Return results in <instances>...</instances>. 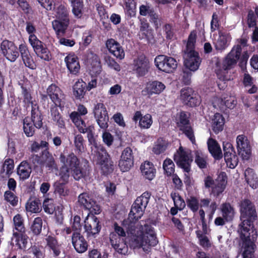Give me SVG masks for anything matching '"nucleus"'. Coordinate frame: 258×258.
<instances>
[{"mask_svg":"<svg viewBox=\"0 0 258 258\" xmlns=\"http://www.w3.org/2000/svg\"><path fill=\"white\" fill-rule=\"evenodd\" d=\"M26 210L32 213H38L41 210L40 200L35 198H30L26 204Z\"/></svg>","mask_w":258,"mask_h":258,"instance_id":"obj_40","label":"nucleus"},{"mask_svg":"<svg viewBox=\"0 0 258 258\" xmlns=\"http://www.w3.org/2000/svg\"><path fill=\"white\" fill-rule=\"evenodd\" d=\"M110 242L111 246L119 254H126L128 251V246L126 237H122L116 233H110Z\"/></svg>","mask_w":258,"mask_h":258,"instance_id":"obj_15","label":"nucleus"},{"mask_svg":"<svg viewBox=\"0 0 258 258\" xmlns=\"http://www.w3.org/2000/svg\"><path fill=\"white\" fill-rule=\"evenodd\" d=\"M231 49L227 56L222 60L219 59L215 63V72L218 78L222 81L229 80L228 73L237 61L240 58L242 49Z\"/></svg>","mask_w":258,"mask_h":258,"instance_id":"obj_5","label":"nucleus"},{"mask_svg":"<svg viewBox=\"0 0 258 258\" xmlns=\"http://www.w3.org/2000/svg\"><path fill=\"white\" fill-rule=\"evenodd\" d=\"M240 212L242 222L239 224L237 230L239 237L257 238V231L253 225V221L257 218L254 205L249 200L244 199L241 202Z\"/></svg>","mask_w":258,"mask_h":258,"instance_id":"obj_2","label":"nucleus"},{"mask_svg":"<svg viewBox=\"0 0 258 258\" xmlns=\"http://www.w3.org/2000/svg\"><path fill=\"white\" fill-rule=\"evenodd\" d=\"M26 29L27 32L30 34L29 40L32 47L33 48H41L42 47V42L32 34L35 30L33 25L30 23H27Z\"/></svg>","mask_w":258,"mask_h":258,"instance_id":"obj_37","label":"nucleus"},{"mask_svg":"<svg viewBox=\"0 0 258 258\" xmlns=\"http://www.w3.org/2000/svg\"><path fill=\"white\" fill-rule=\"evenodd\" d=\"M46 247L52 252L54 256H58L60 253V244L54 235H48L45 238Z\"/></svg>","mask_w":258,"mask_h":258,"instance_id":"obj_28","label":"nucleus"},{"mask_svg":"<svg viewBox=\"0 0 258 258\" xmlns=\"http://www.w3.org/2000/svg\"><path fill=\"white\" fill-rule=\"evenodd\" d=\"M55 16L56 20H69L68 16V11L67 9L63 6H59L56 12Z\"/></svg>","mask_w":258,"mask_h":258,"instance_id":"obj_57","label":"nucleus"},{"mask_svg":"<svg viewBox=\"0 0 258 258\" xmlns=\"http://www.w3.org/2000/svg\"><path fill=\"white\" fill-rule=\"evenodd\" d=\"M173 160L178 167L181 168L185 173L191 170V163L192 161L186 151L182 147H180L176 153L174 154Z\"/></svg>","mask_w":258,"mask_h":258,"instance_id":"obj_12","label":"nucleus"},{"mask_svg":"<svg viewBox=\"0 0 258 258\" xmlns=\"http://www.w3.org/2000/svg\"><path fill=\"white\" fill-rule=\"evenodd\" d=\"M73 95L76 99L81 100L83 99L87 92V84L82 79L78 80L74 84L73 87Z\"/></svg>","mask_w":258,"mask_h":258,"instance_id":"obj_31","label":"nucleus"},{"mask_svg":"<svg viewBox=\"0 0 258 258\" xmlns=\"http://www.w3.org/2000/svg\"><path fill=\"white\" fill-rule=\"evenodd\" d=\"M2 52L7 59L14 62L19 56V49H2Z\"/></svg>","mask_w":258,"mask_h":258,"instance_id":"obj_54","label":"nucleus"},{"mask_svg":"<svg viewBox=\"0 0 258 258\" xmlns=\"http://www.w3.org/2000/svg\"><path fill=\"white\" fill-rule=\"evenodd\" d=\"M13 232H22L27 231V229L25 226L24 219L22 216L20 214H17L13 218Z\"/></svg>","mask_w":258,"mask_h":258,"instance_id":"obj_42","label":"nucleus"},{"mask_svg":"<svg viewBox=\"0 0 258 258\" xmlns=\"http://www.w3.org/2000/svg\"><path fill=\"white\" fill-rule=\"evenodd\" d=\"M94 156L96 158V164L99 165L101 173L108 175L114 170V164L111 158L105 147L101 144L94 147Z\"/></svg>","mask_w":258,"mask_h":258,"instance_id":"obj_6","label":"nucleus"},{"mask_svg":"<svg viewBox=\"0 0 258 258\" xmlns=\"http://www.w3.org/2000/svg\"><path fill=\"white\" fill-rule=\"evenodd\" d=\"M74 143L75 151L78 155L81 154L85 150V141L81 134H78L74 137Z\"/></svg>","mask_w":258,"mask_h":258,"instance_id":"obj_45","label":"nucleus"},{"mask_svg":"<svg viewBox=\"0 0 258 258\" xmlns=\"http://www.w3.org/2000/svg\"><path fill=\"white\" fill-rule=\"evenodd\" d=\"M190 119V113L184 111H180L177 114L176 125L179 131L181 132L192 144H195L196 142V138Z\"/></svg>","mask_w":258,"mask_h":258,"instance_id":"obj_7","label":"nucleus"},{"mask_svg":"<svg viewBox=\"0 0 258 258\" xmlns=\"http://www.w3.org/2000/svg\"><path fill=\"white\" fill-rule=\"evenodd\" d=\"M4 199L13 207L18 205V197L10 190H7L5 192Z\"/></svg>","mask_w":258,"mask_h":258,"instance_id":"obj_59","label":"nucleus"},{"mask_svg":"<svg viewBox=\"0 0 258 258\" xmlns=\"http://www.w3.org/2000/svg\"><path fill=\"white\" fill-rule=\"evenodd\" d=\"M26 232H20L14 231L13 233L12 241L17 249L20 250L26 249L29 238Z\"/></svg>","mask_w":258,"mask_h":258,"instance_id":"obj_24","label":"nucleus"},{"mask_svg":"<svg viewBox=\"0 0 258 258\" xmlns=\"http://www.w3.org/2000/svg\"><path fill=\"white\" fill-rule=\"evenodd\" d=\"M42 219L40 217H37L34 219L30 229L34 235H38L40 234L42 231Z\"/></svg>","mask_w":258,"mask_h":258,"instance_id":"obj_52","label":"nucleus"},{"mask_svg":"<svg viewBox=\"0 0 258 258\" xmlns=\"http://www.w3.org/2000/svg\"><path fill=\"white\" fill-rule=\"evenodd\" d=\"M134 157L132 149L130 147H126L122 151L120 159L119 161L118 166L122 172L128 171L133 166Z\"/></svg>","mask_w":258,"mask_h":258,"instance_id":"obj_14","label":"nucleus"},{"mask_svg":"<svg viewBox=\"0 0 258 258\" xmlns=\"http://www.w3.org/2000/svg\"><path fill=\"white\" fill-rule=\"evenodd\" d=\"M37 55L45 60L51 59V54L49 49H33Z\"/></svg>","mask_w":258,"mask_h":258,"instance_id":"obj_63","label":"nucleus"},{"mask_svg":"<svg viewBox=\"0 0 258 258\" xmlns=\"http://www.w3.org/2000/svg\"><path fill=\"white\" fill-rule=\"evenodd\" d=\"M34 124L30 120L28 117H25L23 120V130L27 137H31L35 133L36 129Z\"/></svg>","mask_w":258,"mask_h":258,"instance_id":"obj_43","label":"nucleus"},{"mask_svg":"<svg viewBox=\"0 0 258 258\" xmlns=\"http://www.w3.org/2000/svg\"><path fill=\"white\" fill-rule=\"evenodd\" d=\"M153 123L152 116L150 114H147L141 118L139 126L143 129H147L150 127Z\"/></svg>","mask_w":258,"mask_h":258,"instance_id":"obj_58","label":"nucleus"},{"mask_svg":"<svg viewBox=\"0 0 258 258\" xmlns=\"http://www.w3.org/2000/svg\"><path fill=\"white\" fill-rule=\"evenodd\" d=\"M171 197L173 201L174 206L178 208L179 211H182L186 204L184 200L178 194L171 193Z\"/></svg>","mask_w":258,"mask_h":258,"instance_id":"obj_53","label":"nucleus"},{"mask_svg":"<svg viewBox=\"0 0 258 258\" xmlns=\"http://www.w3.org/2000/svg\"><path fill=\"white\" fill-rule=\"evenodd\" d=\"M222 216L226 221H231L233 217V208L229 203H224L222 205Z\"/></svg>","mask_w":258,"mask_h":258,"instance_id":"obj_48","label":"nucleus"},{"mask_svg":"<svg viewBox=\"0 0 258 258\" xmlns=\"http://www.w3.org/2000/svg\"><path fill=\"white\" fill-rule=\"evenodd\" d=\"M14 168V162L13 159L8 158L5 160L3 167L0 170V173L3 174L6 170V174L8 177H10L12 173Z\"/></svg>","mask_w":258,"mask_h":258,"instance_id":"obj_49","label":"nucleus"},{"mask_svg":"<svg viewBox=\"0 0 258 258\" xmlns=\"http://www.w3.org/2000/svg\"><path fill=\"white\" fill-rule=\"evenodd\" d=\"M207 158L206 156L197 152L195 155V163L200 169H206L208 166Z\"/></svg>","mask_w":258,"mask_h":258,"instance_id":"obj_55","label":"nucleus"},{"mask_svg":"<svg viewBox=\"0 0 258 258\" xmlns=\"http://www.w3.org/2000/svg\"><path fill=\"white\" fill-rule=\"evenodd\" d=\"M70 119L75 124L78 130L82 126H86L84 120L82 118L81 115L77 111H73L70 115Z\"/></svg>","mask_w":258,"mask_h":258,"instance_id":"obj_51","label":"nucleus"},{"mask_svg":"<svg viewBox=\"0 0 258 258\" xmlns=\"http://www.w3.org/2000/svg\"><path fill=\"white\" fill-rule=\"evenodd\" d=\"M19 50L25 66L32 70L35 69L36 68V64L29 52V49Z\"/></svg>","mask_w":258,"mask_h":258,"instance_id":"obj_44","label":"nucleus"},{"mask_svg":"<svg viewBox=\"0 0 258 258\" xmlns=\"http://www.w3.org/2000/svg\"><path fill=\"white\" fill-rule=\"evenodd\" d=\"M208 149L215 160H220L223 157L222 152L218 142L212 138L207 141Z\"/></svg>","mask_w":258,"mask_h":258,"instance_id":"obj_25","label":"nucleus"},{"mask_svg":"<svg viewBox=\"0 0 258 258\" xmlns=\"http://www.w3.org/2000/svg\"><path fill=\"white\" fill-rule=\"evenodd\" d=\"M67 67L70 72L77 75L80 70V66L78 58L75 56H67L65 58Z\"/></svg>","mask_w":258,"mask_h":258,"instance_id":"obj_33","label":"nucleus"},{"mask_svg":"<svg viewBox=\"0 0 258 258\" xmlns=\"http://www.w3.org/2000/svg\"><path fill=\"white\" fill-rule=\"evenodd\" d=\"M140 170L143 177L149 180L154 178L156 169L153 163L149 161H145L140 166Z\"/></svg>","mask_w":258,"mask_h":258,"instance_id":"obj_26","label":"nucleus"},{"mask_svg":"<svg viewBox=\"0 0 258 258\" xmlns=\"http://www.w3.org/2000/svg\"><path fill=\"white\" fill-rule=\"evenodd\" d=\"M84 60L91 66L92 71L99 74L101 72V66L100 59L97 55L90 52L85 57Z\"/></svg>","mask_w":258,"mask_h":258,"instance_id":"obj_30","label":"nucleus"},{"mask_svg":"<svg viewBox=\"0 0 258 258\" xmlns=\"http://www.w3.org/2000/svg\"><path fill=\"white\" fill-rule=\"evenodd\" d=\"M42 158H43L44 165L49 169H57V164L52 154L47 150L42 151Z\"/></svg>","mask_w":258,"mask_h":258,"instance_id":"obj_34","label":"nucleus"},{"mask_svg":"<svg viewBox=\"0 0 258 258\" xmlns=\"http://www.w3.org/2000/svg\"><path fill=\"white\" fill-rule=\"evenodd\" d=\"M85 222L84 228L87 236L96 237L102 228L101 222L98 218L93 216L89 220H87Z\"/></svg>","mask_w":258,"mask_h":258,"instance_id":"obj_19","label":"nucleus"},{"mask_svg":"<svg viewBox=\"0 0 258 258\" xmlns=\"http://www.w3.org/2000/svg\"><path fill=\"white\" fill-rule=\"evenodd\" d=\"M210 198H202L200 200L196 196H191L186 199L187 208L194 213L198 211L199 208H208L211 202Z\"/></svg>","mask_w":258,"mask_h":258,"instance_id":"obj_16","label":"nucleus"},{"mask_svg":"<svg viewBox=\"0 0 258 258\" xmlns=\"http://www.w3.org/2000/svg\"><path fill=\"white\" fill-rule=\"evenodd\" d=\"M242 242V247L244 249L242 253L243 258H254V252L255 245V241L257 238L253 239L252 237H240Z\"/></svg>","mask_w":258,"mask_h":258,"instance_id":"obj_23","label":"nucleus"},{"mask_svg":"<svg viewBox=\"0 0 258 258\" xmlns=\"http://www.w3.org/2000/svg\"><path fill=\"white\" fill-rule=\"evenodd\" d=\"M154 61L158 70L166 73H173L177 67L175 59L165 55L157 56Z\"/></svg>","mask_w":258,"mask_h":258,"instance_id":"obj_10","label":"nucleus"},{"mask_svg":"<svg viewBox=\"0 0 258 258\" xmlns=\"http://www.w3.org/2000/svg\"><path fill=\"white\" fill-rule=\"evenodd\" d=\"M165 88L163 83L158 81L147 82L145 88L142 91L143 96L150 98L153 95L160 94Z\"/></svg>","mask_w":258,"mask_h":258,"instance_id":"obj_18","label":"nucleus"},{"mask_svg":"<svg viewBox=\"0 0 258 258\" xmlns=\"http://www.w3.org/2000/svg\"><path fill=\"white\" fill-rule=\"evenodd\" d=\"M64 102L53 103L51 105L50 107V112L52 119L57 118L58 116L61 115L59 112L58 108L59 107L60 109H62L64 107Z\"/></svg>","mask_w":258,"mask_h":258,"instance_id":"obj_60","label":"nucleus"},{"mask_svg":"<svg viewBox=\"0 0 258 258\" xmlns=\"http://www.w3.org/2000/svg\"><path fill=\"white\" fill-rule=\"evenodd\" d=\"M32 172L30 164L27 161H23L17 168V173L21 179L25 180L28 179Z\"/></svg>","mask_w":258,"mask_h":258,"instance_id":"obj_32","label":"nucleus"},{"mask_svg":"<svg viewBox=\"0 0 258 258\" xmlns=\"http://www.w3.org/2000/svg\"><path fill=\"white\" fill-rule=\"evenodd\" d=\"M133 65V71L138 77L145 76L148 73L150 68L149 60L144 54L138 56L134 60Z\"/></svg>","mask_w":258,"mask_h":258,"instance_id":"obj_13","label":"nucleus"},{"mask_svg":"<svg viewBox=\"0 0 258 258\" xmlns=\"http://www.w3.org/2000/svg\"><path fill=\"white\" fill-rule=\"evenodd\" d=\"M93 113L99 127L103 130L108 127L109 116L105 105L101 102L94 104Z\"/></svg>","mask_w":258,"mask_h":258,"instance_id":"obj_9","label":"nucleus"},{"mask_svg":"<svg viewBox=\"0 0 258 258\" xmlns=\"http://www.w3.org/2000/svg\"><path fill=\"white\" fill-rule=\"evenodd\" d=\"M69 24V20L63 21L55 20L52 22V27L58 36H62L64 34Z\"/></svg>","mask_w":258,"mask_h":258,"instance_id":"obj_36","label":"nucleus"},{"mask_svg":"<svg viewBox=\"0 0 258 258\" xmlns=\"http://www.w3.org/2000/svg\"><path fill=\"white\" fill-rule=\"evenodd\" d=\"M237 151L243 159L247 160L251 155V149L247 137L244 135H238L236 138Z\"/></svg>","mask_w":258,"mask_h":258,"instance_id":"obj_17","label":"nucleus"},{"mask_svg":"<svg viewBox=\"0 0 258 258\" xmlns=\"http://www.w3.org/2000/svg\"><path fill=\"white\" fill-rule=\"evenodd\" d=\"M44 211L48 214H52L56 209L54 201L53 199L46 198L43 203Z\"/></svg>","mask_w":258,"mask_h":258,"instance_id":"obj_50","label":"nucleus"},{"mask_svg":"<svg viewBox=\"0 0 258 258\" xmlns=\"http://www.w3.org/2000/svg\"><path fill=\"white\" fill-rule=\"evenodd\" d=\"M72 242L75 250L78 253H84L88 249V243L84 236L79 232H75L73 233Z\"/></svg>","mask_w":258,"mask_h":258,"instance_id":"obj_20","label":"nucleus"},{"mask_svg":"<svg viewBox=\"0 0 258 258\" xmlns=\"http://www.w3.org/2000/svg\"><path fill=\"white\" fill-rule=\"evenodd\" d=\"M77 203L79 207L89 213L98 215L101 212V207L93 199V196L89 192H83L78 197Z\"/></svg>","mask_w":258,"mask_h":258,"instance_id":"obj_8","label":"nucleus"},{"mask_svg":"<svg viewBox=\"0 0 258 258\" xmlns=\"http://www.w3.org/2000/svg\"><path fill=\"white\" fill-rule=\"evenodd\" d=\"M166 148L167 146L163 143L159 142L158 140L157 143L154 146L152 151L156 155H160L164 153Z\"/></svg>","mask_w":258,"mask_h":258,"instance_id":"obj_64","label":"nucleus"},{"mask_svg":"<svg viewBox=\"0 0 258 258\" xmlns=\"http://www.w3.org/2000/svg\"><path fill=\"white\" fill-rule=\"evenodd\" d=\"M49 98L53 103H64V94L62 90L54 83L49 85L46 89Z\"/></svg>","mask_w":258,"mask_h":258,"instance_id":"obj_21","label":"nucleus"},{"mask_svg":"<svg viewBox=\"0 0 258 258\" xmlns=\"http://www.w3.org/2000/svg\"><path fill=\"white\" fill-rule=\"evenodd\" d=\"M162 166L164 173L167 176H171V175L175 174V165L171 159L166 158L163 161Z\"/></svg>","mask_w":258,"mask_h":258,"instance_id":"obj_46","label":"nucleus"},{"mask_svg":"<svg viewBox=\"0 0 258 258\" xmlns=\"http://www.w3.org/2000/svg\"><path fill=\"white\" fill-rule=\"evenodd\" d=\"M130 239L129 244L131 248H139L143 246H155L158 243V240L151 225L145 224L143 231L134 235Z\"/></svg>","mask_w":258,"mask_h":258,"instance_id":"obj_4","label":"nucleus"},{"mask_svg":"<svg viewBox=\"0 0 258 258\" xmlns=\"http://www.w3.org/2000/svg\"><path fill=\"white\" fill-rule=\"evenodd\" d=\"M94 126L93 125H89L88 127L82 126L81 128H79V131L81 133L87 134V138L89 143L95 147L100 144L98 143L97 140L94 137Z\"/></svg>","mask_w":258,"mask_h":258,"instance_id":"obj_39","label":"nucleus"},{"mask_svg":"<svg viewBox=\"0 0 258 258\" xmlns=\"http://www.w3.org/2000/svg\"><path fill=\"white\" fill-rule=\"evenodd\" d=\"M215 102L221 109H233L236 103V100L233 97L227 95H222L221 97H216Z\"/></svg>","mask_w":258,"mask_h":258,"instance_id":"obj_29","label":"nucleus"},{"mask_svg":"<svg viewBox=\"0 0 258 258\" xmlns=\"http://www.w3.org/2000/svg\"><path fill=\"white\" fill-rule=\"evenodd\" d=\"M68 182H61L60 181H56L54 183L53 187L54 192L59 195L60 197H66L68 195V190L66 188V183Z\"/></svg>","mask_w":258,"mask_h":258,"instance_id":"obj_47","label":"nucleus"},{"mask_svg":"<svg viewBox=\"0 0 258 258\" xmlns=\"http://www.w3.org/2000/svg\"><path fill=\"white\" fill-rule=\"evenodd\" d=\"M194 94H197L192 88L190 87H185L181 90V98L182 102L190 100L194 97Z\"/></svg>","mask_w":258,"mask_h":258,"instance_id":"obj_61","label":"nucleus"},{"mask_svg":"<svg viewBox=\"0 0 258 258\" xmlns=\"http://www.w3.org/2000/svg\"><path fill=\"white\" fill-rule=\"evenodd\" d=\"M216 183L211 189V194L218 198L224 191L227 183V176L225 172H221L216 179Z\"/></svg>","mask_w":258,"mask_h":258,"instance_id":"obj_22","label":"nucleus"},{"mask_svg":"<svg viewBox=\"0 0 258 258\" xmlns=\"http://www.w3.org/2000/svg\"><path fill=\"white\" fill-rule=\"evenodd\" d=\"M151 193L148 191L143 192L138 197L133 203L127 218L122 222V226L128 234H133L136 231V223L143 215Z\"/></svg>","mask_w":258,"mask_h":258,"instance_id":"obj_3","label":"nucleus"},{"mask_svg":"<svg viewBox=\"0 0 258 258\" xmlns=\"http://www.w3.org/2000/svg\"><path fill=\"white\" fill-rule=\"evenodd\" d=\"M245 178L246 182L253 189L258 187V178L253 169L248 168L244 172Z\"/></svg>","mask_w":258,"mask_h":258,"instance_id":"obj_35","label":"nucleus"},{"mask_svg":"<svg viewBox=\"0 0 258 258\" xmlns=\"http://www.w3.org/2000/svg\"><path fill=\"white\" fill-rule=\"evenodd\" d=\"M59 159L62 164L59 173L62 180L68 182L70 175L77 181L89 176L91 167L87 160L81 164L80 159L73 152L67 155L61 153Z\"/></svg>","mask_w":258,"mask_h":258,"instance_id":"obj_1","label":"nucleus"},{"mask_svg":"<svg viewBox=\"0 0 258 258\" xmlns=\"http://www.w3.org/2000/svg\"><path fill=\"white\" fill-rule=\"evenodd\" d=\"M183 64L185 69L195 72L199 68L202 59L195 49H185Z\"/></svg>","mask_w":258,"mask_h":258,"instance_id":"obj_11","label":"nucleus"},{"mask_svg":"<svg viewBox=\"0 0 258 258\" xmlns=\"http://www.w3.org/2000/svg\"><path fill=\"white\" fill-rule=\"evenodd\" d=\"M226 154L224 156L227 166L231 169L234 168L238 164V158L236 153L229 155Z\"/></svg>","mask_w":258,"mask_h":258,"instance_id":"obj_56","label":"nucleus"},{"mask_svg":"<svg viewBox=\"0 0 258 258\" xmlns=\"http://www.w3.org/2000/svg\"><path fill=\"white\" fill-rule=\"evenodd\" d=\"M43 116L41 111L37 104L32 105L31 111V121L35 125L37 129L41 128L43 126Z\"/></svg>","mask_w":258,"mask_h":258,"instance_id":"obj_27","label":"nucleus"},{"mask_svg":"<svg viewBox=\"0 0 258 258\" xmlns=\"http://www.w3.org/2000/svg\"><path fill=\"white\" fill-rule=\"evenodd\" d=\"M194 97L190 100L183 102L185 105L190 107H194L199 106L201 103V99L200 96L197 94H194Z\"/></svg>","mask_w":258,"mask_h":258,"instance_id":"obj_62","label":"nucleus"},{"mask_svg":"<svg viewBox=\"0 0 258 258\" xmlns=\"http://www.w3.org/2000/svg\"><path fill=\"white\" fill-rule=\"evenodd\" d=\"M225 119L220 113H215L212 120V130L215 134H218L223 130Z\"/></svg>","mask_w":258,"mask_h":258,"instance_id":"obj_41","label":"nucleus"},{"mask_svg":"<svg viewBox=\"0 0 258 258\" xmlns=\"http://www.w3.org/2000/svg\"><path fill=\"white\" fill-rule=\"evenodd\" d=\"M20 85L23 102L24 103L25 106L27 108L31 105V107H32V105H35L36 103H34L32 100L33 98L29 87L24 85L23 84H21Z\"/></svg>","mask_w":258,"mask_h":258,"instance_id":"obj_38","label":"nucleus"}]
</instances>
